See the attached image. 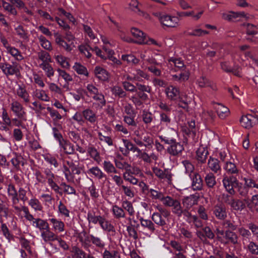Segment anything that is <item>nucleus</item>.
<instances>
[{"mask_svg":"<svg viewBox=\"0 0 258 258\" xmlns=\"http://www.w3.org/2000/svg\"><path fill=\"white\" fill-rule=\"evenodd\" d=\"M160 139L165 144L169 145L167 149V152L173 156H178L184 150L183 145L180 142H178L174 139L160 137Z\"/></svg>","mask_w":258,"mask_h":258,"instance_id":"obj_1","label":"nucleus"},{"mask_svg":"<svg viewBox=\"0 0 258 258\" xmlns=\"http://www.w3.org/2000/svg\"><path fill=\"white\" fill-rule=\"evenodd\" d=\"M21 68L20 65L16 62H13L12 64L8 62L0 63V69L6 76L15 75L18 78H20L21 77L20 71Z\"/></svg>","mask_w":258,"mask_h":258,"instance_id":"obj_2","label":"nucleus"},{"mask_svg":"<svg viewBox=\"0 0 258 258\" xmlns=\"http://www.w3.org/2000/svg\"><path fill=\"white\" fill-rule=\"evenodd\" d=\"M153 15L158 18L161 24L164 26L174 28L178 25L179 19L177 17H172L159 12L154 13Z\"/></svg>","mask_w":258,"mask_h":258,"instance_id":"obj_3","label":"nucleus"},{"mask_svg":"<svg viewBox=\"0 0 258 258\" xmlns=\"http://www.w3.org/2000/svg\"><path fill=\"white\" fill-rule=\"evenodd\" d=\"M164 206L172 207V212L178 217H181V213L183 210L179 201L169 196H166L164 202Z\"/></svg>","mask_w":258,"mask_h":258,"instance_id":"obj_4","label":"nucleus"},{"mask_svg":"<svg viewBox=\"0 0 258 258\" xmlns=\"http://www.w3.org/2000/svg\"><path fill=\"white\" fill-rule=\"evenodd\" d=\"M153 172L160 179L166 180L168 184H171L172 174L170 170L168 169L162 170L158 167H154Z\"/></svg>","mask_w":258,"mask_h":258,"instance_id":"obj_5","label":"nucleus"},{"mask_svg":"<svg viewBox=\"0 0 258 258\" xmlns=\"http://www.w3.org/2000/svg\"><path fill=\"white\" fill-rule=\"evenodd\" d=\"M11 163L15 171L21 170L26 163V160L20 154L16 153H13V156L11 159Z\"/></svg>","mask_w":258,"mask_h":258,"instance_id":"obj_6","label":"nucleus"},{"mask_svg":"<svg viewBox=\"0 0 258 258\" xmlns=\"http://www.w3.org/2000/svg\"><path fill=\"white\" fill-rule=\"evenodd\" d=\"M11 110L16 115L18 118L26 120L25 117L26 112L24 110L22 105L17 101H13L11 103Z\"/></svg>","mask_w":258,"mask_h":258,"instance_id":"obj_7","label":"nucleus"},{"mask_svg":"<svg viewBox=\"0 0 258 258\" xmlns=\"http://www.w3.org/2000/svg\"><path fill=\"white\" fill-rule=\"evenodd\" d=\"M66 163L71 170L72 177H74L75 174H81L82 168L79 166V162L78 160L74 161L72 156H68L67 158Z\"/></svg>","mask_w":258,"mask_h":258,"instance_id":"obj_8","label":"nucleus"},{"mask_svg":"<svg viewBox=\"0 0 258 258\" xmlns=\"http://www.w3.org/2000/svg\"><path fill=\"white\" fill-rule=\"evenodd\" d=\"M240 122L241 125L246 128H251L257 124V120L255 116L251 114L242 116L240 119Z\"/></svg>","mask_w":258,"mask_h":258,"instance_id":"obj_9","label":"nucleus"},{"mask_svg":"<svg viewBox=\"0 0 258 258\" xmlns=\"http://www.w3.org/2000/svg\"><path fill=\"white\" fill-rule=\"evenodd\" d=\"M192 180L191 187L194 190H201L203 188V181L201 176L198 172L189 176Z\"/></svg>","mask_w":258,"mask_h":258,"instance_id":"obj_10","label":"nucleus"},{"mask_svg":"<svg viewBox=\"0 0 258 258\" xmlns=\"http://www.w3.org/2000/svg\"><path fill=\"white\" fill-rule=\"evenodd\" d=\"M131 31L136 39L134 41L135 43L140 44L147 43L146 36L143 31L136 28H132Z\"/></svg>","mask_w":258,"mask_h":258,"instance_id":"obj_11","label":"nucleus"},{"mask_svg":"<svg viewBox=\"0 0 258 258\" xmlns=\"http://www.w3.org/2000/svg\"><path fill=\"white\" fill-rule=\"evenodd\" d=\"M93 236V235L88 234L84 230L80 233L79 236V241L85 248H88L91 246V243L92 242V240L91 237Z\"/></svg>","mask_w":258,"mask_h":258,"instance_id":"obj_12","label":"nucleus"},{"mask_svg":"<svg viewBox=\"0 0 258 258\" xmlns=\"http://www.w3.org/2000/svg\"><path fill=\"white\" fill-rule=\"evenodd\" d=\"M244 201L251 212L258 213V195L253 196L250 200L245 199Z\"/></svg>","mask_w":258,"mask_h":258,"instance_id":"obj_13","label":"nucleus"},{"mask_svg":"<svg viewBox=\"0 0 258 258\" xmlns=\"http://www.w3.org/2000/svg\"><path fill=\"white\" fill-rule=\"evenodd\" d=\"M224 238L226 240L225 244L231 243L233 245H237L238 244V237L236 233L233 231L227 230L225 231V235Z\"/></svg>","mask_w":258,"mask_h":258,"instance_id":"obj_14","label":"nucleus"},{"mask_svg":"<svg viewBox=\"0 0 258 258\" xmlns=\"http://www.w3.org/2000/svg\"><path fill=\"white\" fill-rule=\"evenodd\" d=\"M165 92L168 99L171 100H176L179 98V90L176 87L169 86L166 89Z\"/></svg>","mask_w":258,"mask_h":258,"instance_id":"obj_15","label":"nucleus"},{"mask_svg":"<svg viewBox=\"0 0 258 258\" xmlns=\"http://www.w3.org/2000/svg\"><path fill=\"white\" fill-rule=\"evenodd\" d=\"M41 236L45 242L53 241L56 240V239H58V236L51 231L49 227V229H46L44 231H42Z\"/></svg>","mask_w":258,"mask_h":258,"instance_id":"obj_16","label":"nucleus"},{"mask_svg":"<svg viewBox=\"0 0 258 258\" xmlns=\"http://www.w3.org/2000/svg\"><path fill=\"white\" fill-rule=\"evenodd\" d=\"M215 109L218 115L221 119H224L229 114V109L220 103H216Z\"/></svg>","mask_w":258,"mask_h":258,"instance_id":"obj_17","label":"nucleus"},{"mask_svg":"<svg viewBox=\"0 0 258 258\" xmlns=\"http://www.w3.org/2000/svg\"><path fill=\"white\" fill-rule=\"evenodd\" d=\"M141 225L142 227L146 228L151 233H154L155 231V227L154 223L152 221L148 219H145L141 217L139 219Z\"/></svg>","mask_w":258,"mask_h":258,"instance_id":"obj_18","label":"nucleus"},{"mask_svg":"<svg viewBox=\"0 0 258 258\" xmlns=\"http://www.w3.org/2000/svg\"><path fill=\"white\" fill-rule=\"evenodd\" d=\"M95 76L100 80L105 81L109 78L108 73L100 67H96L94 70Z\"/></svg>","mask_w":258,"mask_h":258,"instance_id":"obj_19","label":"nucleus"},{"mask_svg":"<svg viewBox=\"0 0 258 258\" xmlns=\"http://www.w3.org/2000/svg\"><path fill=\"white\" fill-rule=\"evenodd\" d=\"M208 153L207 149L204 147L199 148L196 152L197 159L198 162L201 163H205Z\"/></svg>","mask_w":258,"mask_h":258,"instance_id":"obj_20","label":"nucleus"},{"mask_svg":"<svg viewBox=\"0 0 258 258\" xmlns=\"http://www.w3.org/2000/svg\"><path fill=\"white\" fill-rule=\"evenodd\" d=\"M197 199L196 196L190 195L182 199V204L185 206V209H190L192 206L197 204Z\"/></svg>","mask_w":258,"mask_h":258,"instance_id":"obj_21","label":"nucleus"},{"mask_svg":"<svg viewBox=\"0 0 258 258\" xmlns=\"http://www.w3.org/2000/svg\"><path fill=\"white\" fill-rule=\"evenodd\" d=\"M87 173L88 174H92L95 178L99 180L103 178L106 179V175L97 166L91 168L88 170Z\"/></svg>","mask_w":258,"mask_h":258,"instance_id":"obj_22","label":"nucleus"},{"mask_svg":"<svg viewBox=\"0 0 258 258\" xmlns=\"http://www.w3.org/2000/svg\"><path fill=\"white\" fill-rule=\"evenodd\" d=\"M49 220L52 224L53 229L55 231L61 232L64 231V224L62 221L56 218H51Z\"/></svg>","mask_w":258,"mask_h":258,"instance_id":"obj_23","label":"nucleus"},{"mask_svg":"<svg viewBox=\"0 0 258 258\" xmlns=\"http://www.w3.org/2000/svg\"><path fill=\"white\" fill-rule=\"evenodd\" d=\"M197 83L200 87H210L213 90L216 89L215 85L206 77L202 76L197 80Z\"/></svg>","mask_w":258,"mask_h":258,"instance_id":"obj_24","label":"nucleus"},{"mask_svg":"<svg viewBox=\"0 0 258 258\" xmlns=\"http://www.w3.org/2000/svg\"><path fill=\"white\" fill-rule=\"evenodd\" d=\"M33 225L39 229L40 231H43L46 229H49V224L47 222L40 218H36L33 222Z\"/></svg>","mask_w":258,"mask_h":258,"instance_id":"obj_25","label":"nucleus"},{"mask_svg":"<svg viewBox=\"0 0 258 258\" xmlns=\"http://www.w3.org/2000/svg\"><path fill=\"white\" fill-rule=\"evenodd\" d=\"M214 213L216 217L219 219H224L226 217L225 208L221 205H216L214 207Z\"/></svg>","mask_w":258,"mask_h":258,"instance_id":"obj_26","label":"nucleus"},{"mask_svg":"<svg viewBox=\"0 0 258 258\" xmlns=\"http://www.w3.org/2000/svg\"><path fill=\"white\" fill-rule=\"evenodd\" d=\"M59 146L63 149L64 153L66 154L74 155L75 153V148L74 145H72L69 141L65 140L60 144Z\"/></svg>","mask_w":258,"mask_h":258,"instance_id":"obj_27","label":"nucleus"},{"mask_svg":"<svg viewBox=\"0 0 258 258\" xmlns=\"http://www.w3.org/2000/svg\"><path fill=\"white\" fill-rule=\"evenodd\" d=\"M135 115H125L123 116L124 121L128 125L129 130L131 131H134L137 128V122L134 119Z\"/></svg>","mask_w":258,"mask_h":258,"instance_id":"obj_28","label":"nucleus"},{"mask_svg":"<svg viewBox=\"0 0 258 258\" xmlns=\"http://www.w3.org/2000/svg\"><path fill=\"white\" fill-rule=\"evenodd\" d=\"M99 225L104 230L107 232H111L113 233V234H115V230L114 226L104 217H103Z\"/></svg>","mask_w":258,"mask_h":258,"instance_id":"obj_29","label":"nucleus"},{"mask_svg":"<svg viewBox=\"0 0 258 258\" xmlns=\"http://www.w3.org/2000/svg\"><path fill=\"white\" fill-rule=\"evenodd\" d=\"M152 222L156 225L163 227L166 225V221L163 219L161 214L158 212L154 213L151 216Z\"/></svg>","mask_w":258,"mask_h":258,"instance_id":"obj_30","label":"nucleus"},{"mask_svg":"<svg viewBox=\"0 0 258 258\" xmlns=\"http://www.w3.org/2000/svg\"><path fill=\"white\" fill-rule=\"evenodd\" d=\"M54 35L55 38V42L58 45L63 47L68 51H70L72 50L71 46L63 39H62L60 34H59L58 33H55Z\"/></svg>","mask_w":258,"mask_h":258,"instance_id":"obj_31","label":"nucleus"},{"mask_svg":"<svg viewBox=\"0 0 258 258\" xmlns=\"http://www.w3.org/2000/svg\"><path fill=\"white\" fill-rule=\"evenodd\" d=\"M246 205L244 200L234 199L230 206L234 210L241 211L246 207Z\"/></svg>","mask_w":258,"mask_h":258,"instance_id":"obj_32","label":"nucleus"},{"mask_svg":"<svg viewBox=\"0 0 258 258\" xmlns=\"http://www.w3.org/2000/svg\"><path fill=\"white\" fill-rule=\"evenodd\" d=\"M84 118L91 123H94L96 120V115L95 113L90 109H86L82 112Z\"/></svg>","mask_w":258,"mask_h":258,"instance_id":"obj_33","label":"nucleus"},{"mask_svg":"<svg viewBox=\"0 0 258 258\" xmlns=\"http://www.w3.org/2000/svg\"><path fill=\"white\" fill-rule=\"evenodd\" d=\"M219 161L216 158H213L211 157L208 161L209 167L214 172L217 173L221 170L219 165Z\"/></svg>","mask_w":258,"mask_h":258,"instance_id":"obj_34","label":"nucleus"},{"mask_svg":"<svg viewBox=\"0 0 258 258\" xmlns=\"http://www.w3.org/2000/svg\"><path fill=\"white\" fill-rule=\"evenodd\" d=\"M205 181L206 185L210 188H213L217 183L215 177L212 173H208L206 175Z\"/></svg>","mask_w":258,"mask_h":258,"instance_id":"obj_35","label":"nucleus"},{"mask_svg":"<svg viewBox=\"0 0 258 258\" xmlns=\"http://www.w3.org/2000/svg\"><path fill=\"white\" fill-rule=\"evenodd\" d=\"M103 217L100 215L96 216L94 212H89L87 214V220L89 223H92L94 224H96L98 223L100 224Z\"/></svg>","mask_w":258,"mask_h":258,"instance_id":"obj_36","label":"nucleus"},{"mask_svg":"<svg viewBox=\"0 0 258 258\" xmlns=\"http://www.w3.org/2000/svg\"><path fill=\"white\" fill-rule=\"evenodd\" d=\"M17 93L18 96L22 98L25 102H29V95L25 87L19 86L17 91Z\"/></svg>","mask_w":258,"mask_h":258,"instance_id":"obj_37","label":"nucleus"},{"mask_svg":"<svg viewBox=\"0 0 258 258\" xmlns=\"http://www.w3.org/2000/svg\"><path fill=\"white\" fill-rule=\"evenodd\" d=\"M160 123L168 126L171 122V119L170 117V113H167L164 112L160 113Z\"/></svg>","mask_w":258,"mask_h":258,"instance_id":"obj_38","label":"nucleus"},{"mask_svg":"<svg viewBox=\"0 0 258 258\" xmlns=\"http://www.w3.org/2000/svg\"><path fill=\"white\" fill-rule=\"evenodd\" d=\"M73 69L78 74L88 76L89 73L86 68L81 63L78 62L75 63V65L73 66Z\"/></svg>","mask_w":258,"mask_h":258,"instance_id":"obj_39","label":"nucleus"},{"mask_svg":"<svg viewBox=\"0 0 258 258\" xmlns=\"http://www.w3.org/2000/svg\"><path fill=\"white\" fill-rule=\"evenodd\" d=\"M182 164L184 167L185 170V173L188 174L189 176L193 174L195 170V167L194 165L188 160H185L182 162Z\"/></svg>","mask_w":258,"mask_h":258,"instance_id":"obj_40","label":"nucleus"},{"mask_svg":"<svg viewBox=\"0 0 258 258\" xmlns=\"http://www.w3.org/2000/svg\"><path fill=\"white\" fill-rule=\"evenodd\" d=\"M238 231L242 237L243 243L244 244L245 241L249 240V237L251 235V232L248 230L246 229L244 227L239 228Z\"/></svg>","mask_w":258,"mask_h":258,"instance_id":"obj_41","label":"nucleus"},{"mask_svg":"<svg viewBox=\"0 0 258 258\" xmlns=\"http://www.w3.org/2000/svg\"><path fill=\"white\" fill-rule=\"evenodd\" d=\"M8 52L14 56L17 60H21L24 57L19 50L15 47L10 46L7 49Z\"/></svg>","mask_w":258,"mask_h":258,"instance_id":"obj_42","label":"nucleus"},{"mask_svg":"<svg viewBox=\"0 0 258 258\" xmlns=\"http://www.w3.org/2000/svg\"><path fill=\"white\" fill-rule=\"evenodd\" d=\"M223 183L226 190L230 195H233L235 194V191L233 189L234 185L230 182L227 177H225L223 178Z\"/></svg>","mask_w":258,"mask_h":258,"instance_id":"obj_43","label":"nucleus"},{"mask_svg":"<svg viewBox=\"0 0 258 258\" xmlns=\"http://www.w3.org/2000/svg\"><path fill=\"white\" fill-rule=\"evenodd\" d=\"M122 142L126 148V149L125 150V152L124 153L121 149H120V151L122 152V154L126 156L129 153L130 151H133L135 146L130 140L127 139H122Z\"/></svg>","mask_w":258,"mask_h":258,"instance_id":"obj_44","label":"nucleus"},{"mask_svg":"<svg viewBox=\"0 0 258 258\" xmlns=\"http://www.w3.org/2000/svg\"><path fill=\"white\" fill-rule=\"evenodd\" d=\"M112 212L115 217L117 219L125 217V214L123 209L117 205L113 206Z\"/></svg>","mask_w":258,"mask_h":258,"instance_id":"obj_45","label":"nucleus"},{"mask_svg":"<svg viewBox=\"0 0 258 258\" xmlns=\"http://www.w3.org/2000/svg\"><path fill=\"white\" fill-rule=\"evenodd\" d=\"M135 226L130 223V225L126 227V230L130 237L133 238L136 240L138 239L137 230L135 228Z\"/></svg>","mask_w":258,"mask_h":258,"instance_id":"obj_46","label":"nucleus"},{"mask_svg":"<svg viewBox=\"0 0 258 258\" xmlns=\"http://www.w3.org/2000/svg\"><path fill=\"white\" fill-rule=\"evenodd\" d=\"M245 185L247 187L255 188L258 189V180H254L251 177L244 178Z\"/></svg>","mask_w":258,"mask_h":258,"instance_id":"obj_47","label":"nucleus"},{"mask_svg":"<svg viewBox=\"0 0 258 258\" xmlns=\"http://www.w3.org/2000/svg\"><path fill=\"white\" fill-rule=\"evenodd\" d=\"M40 67L46 72L48 77L53 76L54 71L53 68L49 62H42L40 64Z\"/></svg>","mask_w":258,"mask_h":258,"instance_id":"obj_48","label":"nucleus"},{"mask_svg":"<svg viewBox=\"0 0 258 258\" xmlns=\"http://www.w3.org/2000/svg\"><path fill=\"white\" fill-rule=\"evenodd\" d=\"M150 192L153 199L160 200L162 201L163 204H164L166 197H164L163 194L161 192L153 189H151L150 190Z\"/></svg>","mask_w":258,"mask_h":258,"instance_id":"obj_49","label":"nucleus"},{"mask_svg":"<svg viewBox=\"0 0 258 258\" xmlns=\"http://www.w3.org/2000/svg\"><path fill=\"white\" fill-rule=\"evenodd\" d=\"M47 110L50 113V116L53 118V120L54 122L57 121L62 118L61 115L57 110L53 109L50 107H47Z\"/></svg>","mask_w":258,"mask_h":258,"instance_id":"obj_50","label":"nucleus"},{"mask_svg":"<svg viewBox=\"0 0 258 258\" xmlns=\"http://www.w3.org/2000/svg\"><path fill=\"white\" fill-rule=\"evenodd\" d=\"M38 56L39 58L43 62H51V59L49 54L43 50L38 52Z\"/></svg>","mask_w":258,"mask_h":258,"instance_id":"obj_51","label":"nucleus"},{"mask_svg":"<svg viewBox=\"0 0 258 258\" xmlns=\"http://www.w3.org/2000/svg\"><path fill=\"white\" fill-rule=\"evenodd\" d=\"M38 39L41 43V45L44 49L48 50H50L52 49L51 43L48 40H47L45 37H44L43 35H40Z\"/></svg>","mask_w":258,"mask_h":258,"instance_id":"obj_52","label":"nucleus"},{"mask_svg":"<svg viewBox=\"0 0 258 258\" xmlns=\"http://www.w3.org/2000/svg\"><path fill=\"white\" fill-rule=\"evenodd\" d=\"M122 59L124 61H126L128 63H131L134 64H137L139 62V59L132 54L123 55L122 56Z\"/></svg>","mask_w":258,"mask_h":258,"instance_id":"obj_53","label":"nucleus"},{"mask_svg":"<svg viewBox=\"0 0 258 258\" xmlns=\"http://www.w3.org/2000/svg\"><path fill=\"white\" fill-rule=\"evenodd\" d=\"M215 115L211 110H208L203 112V117L208 122L212 123L215 118Z\"/></svg>","mask_w":258,"mask_h":258,"instance_id":"obj_54","label":"nucleus"},{"mask_svg":"<svg viewBox=\"0 0 258 258\" xmlns=\"http://www.w3.org/2000/svg\"><path fill=\"white\" fill-rule=\"evenodd\" d=\"M112 92L115 96H117L120 98L125 97L126 96V92L119 86H114L112 89Z\"/></svg>","mask_w":258,"mask_h":258,"instance_id":"obj_55","label":"nucleus"},{"mask_svg":"<svg viewBox=\"0 0 258 258\" xmlns=\"http://www.w3.org/2000/svg\"><path fill=\"white\" fill-rule=\"evenodd\" d=\"M55 59L62 68L65 69H69L70 68V64L69 62L67 61L66 57L60 55L55 56Z\"/></svg>","mask_w":258,"mask_h":258,"instance_id":"obj_56","label":"nucleus"},{"mask_svg":"<svg viewBox=\"0 0 258 258\" xmlns=\"http://www.w3.org/2000/svg\"><path fill=\"white\" fill-rule=\"evenodd\" d=\"M90 156L94 159L97 162L99 163L100 161V158L99 154L97 152V150L94 147H90L88 151Z\"/></svg>","mask_w":258,"mask_h":258,"instance_id":"obj_57","label":"nucleus"},{"mask_svg":"<svg viewBox=\"0 0 258 258\" xmlns=\"http://www.w3.org/2000/svg\"><path fill=\"white\" fill-rule=\"evenodd\" d=\"M122 207L126 210L130 215L133 216L134 214L135 211L131 202L128 201H124L122 202Z\"/></svg>","mask_w":258,"mask_h":258,"instance_id":"obj_58","label":"nucleus"},{"mask_svg":"<svg viewBox=\"0 0 258 258\" xmlns=\"http://www.w3.org/2000/svg\"><path fill=\"white\" fill-rule=\"evenodd\" d=\"M247 249L252 254L258 255V245L253 241H250L247 245Z\"/></svg>","mask_w":258,"mask_h":258,"instance_id":"obj_59","label":"nucleus"},{"mask_svg":"<svg viewBox=\"0 0 258 258\" xmlns=\"http://www.w3.org/2000/svg\"><path fill=\"white\" fill-rule=\"evenodd\" d=\"M247 27L246 34L248 35H253L257 34V32L254 29H258V25H254L250 23H247L245 25Z\"/></svg>","mask_w":258,"mask_h":258,"instance_id":"obj_60","label":"nucleus"},{"mask_svg":"<svg viewBox=\"0 0 258 258\" xmlns=\"http://www.w3.org/2000/svg\"><path fill=\"white\" fill-rule=\"evenodd\" d=\"M133 173L131 172H125L123 174V177L124 180L130 182L133 184H136L138 182V179L136 178L130 174Z\"/></svg>","mask_w":258,"mask_h":258,"instance_id":"obj_61","label":"nucleus"},{"mask_svg":"<svg viewBox=\"0 0 258 258\" xmlns=\"http://www.w3.org/2000/svg\"><path fill=\"white\" fill-rule=\"evenodd\" d=\"M72 252L75 253L76 258H86V253L78 247L75 246L72 248Z\"/></svg>","mask_w":258,"mask_h":258,"instance_id":"obj_62","label":"nucleus"},{"mask_svg":"<svg viewBox=\"0 0 258 258\" xmlns=\"http://www.w3.org/2000/svg\"><path fill=\"white\" fill-rule=\"evenodd\" d=\"M202 230L204 231V235L207 239V238L213 239L215 238V234L209 226L203 227Z\"/></svg>","mask_w":258,"mask_h":258,"instance_id":"obj_63","label":"nucleus"},{"mask_svg":"<svg viewBox=\"0 0 258 258\" xmlns=\"http://www.w3.org/2000/svg\"><path fill=\"white\" fill-rule=\"evenodd\" d=\"M15 30L17 35H19L21 38L25 40L28 39V37L27 34L22 26L19 25Z\"/></svg>","mask_w":258,"mask_h":258,"instance_id":"obj_64","label":"nucleus"}]
</instances>
